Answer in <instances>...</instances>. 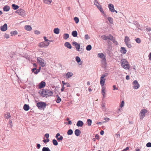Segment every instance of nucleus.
<instances>
[{
	"instance_id": "62",
	"label": "nucleus",
	"mask_w": 151,
	"mask_h": 151,
	"mask_svg": "<svg viewBox=\"0 0 151 151\" xmlns=\"http://www.w3.org/2000/svg\"><path fill=\"white\" fill-rule=\"evenodd\" d=\"M60 136V134L59 133H58L56 134L55 137L57 138L58 137Z\"/></svg>"
},
{
	"instance_id": "59",
	"label": "nucleus",
	"mask_w": 151,
	"mask_h": 151,
	"mask_svg": "<svg viewBox=\"0 0 151 151\" xmlns=\"http://www.w3.org/2000/svg\"><path fill=\"white\" fill-rule=\"evenodd\" d=\"M4 37L6 38H9V35L7 34H5L4 36Z\"/></svg>"
},
{
	"instance_id": "46",
	"label": "nucleus",
	"mask_w": 151,
	"mask_h": 151,
	"mask_svg": "<svg viewBox=\"0 0 151 151\" xmlns=\"http://www.w3.org/2000/svg\"><path fill=\"white\" fill-rule=\"evenodd\" d=\"M124 101H122L121 102L120 106L121 108H122L124 106Z\"/></svg>"
},
{
	"instance_id": "43",
	"label": "nucleus",
	"mask_w": 151,
	"mask_h": 151,
	"mask_svg": "<svg viewBox=\"0 0 151 151\" xmlns=\"http://www.w3.org/2000/svg\"><path fill=\"white\" fill-rule=\"evenodd\" d=\"M17 32L16 31H13L11 32V35L13 36L14 35H15L17 34Z\"/></svg>"
},
{
	"instance_id": "19",
	"label": "nucleus",
	"mask_w": 151,
	"mask_h": 151,
	"mask_svg": "<svg viewBox=\"0 0 151 151\" xmlns=\"http://www.w3.org/2000/svg\"><path fill=\"white\" fill-rule=\"evenodd\" d=\"M73 75V73L71 72H68L66 75V78H69L71 77Z\"/></svg>"
},
{
	"instance_id": "1",
	"label": "nucleus",
	"mask_w": 151,
	"mask_h": 151,
	"mask_svg": "<svg viewBox=\"0 0 151 151\" xmlns=\"http://www.w3.org/2000/svg\"><path fill=\"white\" fill-rule=\"evenodd\" d=\"M121 66L126 70H128L130 68V66L128 62L125 59H122L121 60Z\"/></svg>"
},
{
	"instance_id": "14",
	"label": "nucleus",
	"mask_w": 151,
	"mask_h": 151,
	"mask_svg": "<svg viewBox=\"0 0 151 151\" xmlns=\"http://www.w3.org/2000/svg\"><path fill=\"white\" fill-rule=\"evenodd\" d=\"M7 29V25L6 24H5L1 27V30L2 31H5Z\"/></svg>"
},
{
	"instance_id": "17",
	"label": "nucleus",
	"mask_w": 151,
	"mask_h": 151,
	"mask_svg": "<svg viewBox=\"0 0 151 151\" xmlns=\"http://www.w3.org/2000/svg\"><path fill=\"white\" fill-rule=\"evenodd\" d=\"M83 125V123L82 121H78L76 124V125L78 127H82Z\"/></svg>"
},
{
	"instance_id": "36",
	"label": "nucleus",
	"mask_w": 151,
	"mask_h": 151,
	"mask_svg": "<svg viewBox=\"0 0 151 151\" xmlns=\"http://www.w3.org/2000/svg\"><path fill=\"white\" fill-rule=\"evenodd\" d=\"M76 48L77 49L78 51H81L80 50V45L79 44L76 43Z\"/></svg>"
},
{
	"instance_id": "38",
	"label": "nucleus",
	"mask_w": 151,
	"mask_h": 151,
	"mask_svg": "<svg viewBox=\"0 0 151 151\" xmlns=\"http://www.w3.org/2000/svg\"><path fill=\"white\" fill-rule=\"evenodd\" d=\"M81 133V132L78 129H76V136H78Z\"/></svg>"
},
{
	"instance_id": "15",
	"label": "nucleus",
	"mask_w": 151,
	"mask_h": 151,
	"mask_svg": "<svg viewBox=\"0 0 151 151\" xmlns=\"http://www.w3.org/2000/svg\"><path fill=\"white\" fill-rule=\"evenodd\" d=\"M101 37L102 39L106 40L108 39L110 40L111 37H110L109 35L108 36H106V35H104L102 36Z\"/></svg>"
},
{
	"instance_id": "40",
	"label": "nucleus",
	"mask_w": 151,
	"mask_h": 151,
	"mask_svg": "<svg viewBox=\"0 0 151 151\" xmlns=\"http://www.w3.org/2000/svg\"><path fill=\"white\" fill-rule=\"evenodd\" d=\"M98 57L100 58H102L104 57V54L103 53H99L98 54Z\"/></svg>"
},
{
	"instance_id": "2",
	"label": "nucleus",
	"mask_w": 151,
	"mask_h": 151,
	"mask_svg": "<svg viewBox=\"0 0 151 151\" xmlns=\"http://www.w3.org/2000/svg\"><path fill=\"white\" fill-rule=\"evenodd\" d=\"M41 94L43 97L47 98L49 96H52L53 94V92L52 91L49 90L44 89L42 90Z\"/></svg>"
},
{
	"instance_id": "51",
	"label": "nucleus",
	"mask_w": 151,
	"mask_h": 151,
	"mask_svg": "<svg viewBox=\"0 0 151 151\" xmlns=\"http://www.w3.org/2000/svg\"><path fill=\"white\" fill-rule=\"evenodd\" d=\"M65 124H72V122L71 121H68V122H65Z\"/></svg>"
},
{
	"instance_id": "63",
	"label": "nucleus",
	"mask_w": 151,
	"mask_h": 151,
	"mask_svg": "<svg viewBox=\"0 0 151 151\" xmlns=\"http://www.w3.org/2000/svg\"><path fill=\"white\" fill-rule=\"evenodd\" d=\"M88 91L89 92H91L92 91L91 86H90L88 88Z\"/></svg>"
},
{
	"instance_id": "37",
	"label": "nucleus",
	"mask_w": 151,
	"mask_h": 151,
	"mask_svg": "<svg viewBox=\"0 0 151 151\" xmlns=\"http://www.w3.org/2000/svg\"><path fill=\"white\" fill-rule=\"evenodd\" d=\"M52 143L54 145H58V143L57 140L55 139H53L52 140Z\"/></svg>"
},
{
	"instance_id": "5",
	"label": "nucleus",
	"mask_w": 151,
	"mask_h": 151,
	"mask_svg": "<svg viewBox=\"0 0 151 151\" xmlns=\"http://www.w3.org/2000/svg\"><path fill=\"white\" fill-rule=\"evenodd\" d=\"M147 112V111L145 109H142L139 114L140 119H142L145 117L146 113Z\"/></svg>"
},
{
	"instance_id": "33",
	"label": "nucleus",
	"mask_w": 151,
	"mask_h": 151,
	"mask_svg": "<svg viewBox=\"0 0 151 151\" xmlns=\"http://www.w3.org/2000/svg\"><path fill=\"white\" fill-rule=\"evenodd\" d=\"M108 21H109V22L111 24H113V21L112 18L111 17H109L108 18Z\"/></svg>"
},
{
	"instance_id": "3",
	"label": "nucleus",
	"mask_w": 151,
	"mask_h": 151,
	"mask_svg": "<svg viewBox=\"0 0 151 151\" xmlns=\"http://www.w3.org/2000/svg\"><path fill=\"white\" fill-rule=\"evenodd\" d=\"M124 41L126 45L129 48H131L132 46L129 37L127 36L125 37Z\"/></svg>"
},
{
	"instance_id": "53",
	"label": "nucleus",
	"mask_w": 151,
	"mask_h": 151,
	"mask_svg": "<svg viewBox=\"0 0 151 151\" xmlns=\"http://www.w3.org/2000/svg\"><path fill=\"white\" fill-rule=\"evenodd\" d=\"M9 124L11 127L12 126V120H9Z\"/></svg>"
},
{
	"instance_id": "21",
	"label": "nucleus",
	"mask_w": 151,
	"mask_h": 151,
	"mask_svg": "<svg viewBox=\"0 0 151 151\" xmlns=\"http://www.w3.org/2000/svg\"><path fill=\"white\" fill-rule=\"evenodd\" d=\"M65 46L67 47L68 48L70 49L71 47V46L70 44L68 42H67L65 43L64 44Z\"/></svg>"
},
{
	"instance_id": "49",
	"label": "nucleus",
	"mask_w": 151,
	"mask_h": 151,
	"mask_svg": "<svg viewBox=\"0 0 151 151\" xmlns=\"http://www.w3.org/2000/svg\"><path fill=\"white\" fill-rule=\"evenodd\" d=\"M72 35L74 37H76V30L72 32Z\"/></svg>"
},
{
	"instance_id": "29",
	"label": "nucleus",
	"mask_w": 151,
	"mask_h": 151,
	"mask_svg": "<svg viewBox=\"0 0 151 151\" xmlns=\"http://www.w3.org/2000/svg\"><path fill=\"white\" fill-rule=\"evenodd\" d=\"M43 1L44 3L47 4H50L52 1V0H43Z\"/></svg>"
},
{
	"instance_id": "22",
	"label": "nucleus",
	"mask_w": 151,
	"mask_h": 151,
	"mask_svg": "<svg viewBox=\"0 0 151 151\" xmlns=\"http://www.w3.org/2000/svg\"><path fill=\"white\" fill-rule=\"evenodd\" d=\"M24 109L26 111H27L29 109V107L28 105L25 104L23 106Z\"/></svg>"
},
{
	"instance_id": "64",
	"label": "nucleus",
	"mask_w": 151,
	"mask_h": 151,
	"mask_svg": "<svg viewBox=\"0 0 151 151\" xmlns=\"http://www.w3.org/2000/svg\"><path fill=\"white\" fill-rule=\"evenodd\" d=\"M148 57L149 60H151V52L149 54Z\"/></svg>"
},
{
	"instance_id": "39",
	"label": "nucleus",
	"mask_w": 151,
	"mask_h": 151,
	"mask_svg": "<svg viewBox=\"0 0 151 151\" xmlns=\"http://www.w3.org/2000/svg\"><path fill=\"white\" fill-rule=\"evenodd\" d=\"M102 62V63H103L104 65H106V59L105 57H104L103 58Z\"/></svg>"
},
{
	"instance_id": "45",
	"label": "nucleus",
	"mask_w": 151,
	"mask_h": 151,
	"mask_svg": "<svg viewBox=\"0 0 151 151\" xmlns=\"http://www.w3.org/2000/svg\"><path fill=\"white\" fill-rule=\"evenodd\" d=\"M63 137L62 136H60L59 137H58L57 138V140L58 141H60L63 140Z\"/></svg>"
},
{
	"instance_id": "13",
	"label": "nucleus",
	"mask_w": 151,
	"mask_h": 151,
	"mask_svg": "<svg viewBox=\"0 0 151 151\" xmlns=\"http://www.w3.org/2000/svg\"><path fill=\"white\" fill-rule=\"evenodd\" d=\"M108 7L110 10L112 12H114V6L113 4H110L108 5Z\"/></svg>"
},
{
	"instance_id": "23",
	"label": "nucleus",
	"mask_w": 151,
	"mask_h": 151,
	"mask_svg": "<svg viewBox=\"0 0 151 151\" xmlns=\"http://www.w3.org/2000/svg\"><path fill=\"white\" fill-rule=\"evenodd\" d=\"M10 9L9 6L7 5L5 6L3 8V10L5 12L9 11Z\"/></svg>"
},
{
	"instance_id": "11",
	"label": "nucleus",
	"mask_w": 151,
	"mask_h": 151,
	"mask_svg": "<svg viewBox=\"0 0 151 151\" xmlns=\"http://www.w3.org/2000/svg\"><path fill=\"white\" fill-rule=\"evenodd\" d=\"M76 61L78 63V64L79 65V66L80 67V66H81V65L82 64L83 62L82 61H81V60L79 57H76Z\"/></svg>"
},
{
	"instance_id": "57",
	"label": "nucleus",
	"mask_w": 151,
	"mask_h": 151,
	"mask_svg": "<svg viewBox=\"0 0 151 151\" xmlns=\"http://www.w3.org/2000/svg\"><path fill=\"white\" fill-rule=\"evenodd\" d=\"M113 90H117L118 88L116 87V86L115 85L113 86Z\"/></svg>"
},
{
	"instance_id": "12",
	"label": "nucleus",
	"mask_w": 151,
	"mask_h": 151,
	"mask_svg": "<svg viewBox=\"0 0 151 151\" xmlns=\"http://www.w3.org/2000/svg\"><path fill=\"white\" fill-rule=\"evenodd\" d=\"M46 83L45 82L42 81L39 85V88L41 89L44 87L45 86Z\"/></svg>"
},
{
	"instance_id": "41",
	"label": "nucleus",
	"mask_w": 151,
	"mask_h": 151,
	"mask_svg": "<svg viewBox=\"0 0 151 151\" xmlns=\"http://www.w3.org/2000/svg\"><path fill=\"white\" fill-rule=\"evenodd\" d=\"M88 125V126H91L92 123V121L90 119H88L87 120Z\"/></svg>"
},
{
	"instance_id": "35",
	"label": "nucleus",
	"mask_w": 151,
	"mask_h": 151,
	"mask_svg": "<svg viewBox=\"0 0 151 151\" xmlns=\"http://www.w3.org/2000/svg\"><path fill=\"white\" fill-rule=\"evenodd\" d=\"M62 83L63 84V85H65L67 87H69L70 85L69 83H65L64 81H62Z\"/></svg>"
},
{
	"instance_id": "44",
	"label": "nucleus",
	"mask_w": 151,
	"mask_h": 151,
	"mask_svg": "<svg viewBox=\"0 0 151 151\" xmlns=\"http://www.w3.org/2000/svg\"><path fill=\"white\" fill-rule=\"evenodd\" d=\"M135 41L136 42L138 43H140L141 42V40L139 38H137L135 40Z\"/></svg>"
},
{
	"instance_id": "18",
	"label": "nucleus",
	"mask_w": 151,
	"mask_h": 151,
	"mask_svg": "<svg viewBox=\"0 0 151 151\" xmlns=\"http://www.w3.org/2000/svg\"><path fill=\"white\" fill-rule=\"evenodd\" d=\"M101 93H102L103 97H105V95L106 93V88H105L104 86L102 87Z\"/></svg>"
},
{
	"instance_id": "28",
	"label": "nucleus",
	"mask_w": 151,
	"mask_h": 151,
	"mask_svg": "<svg viewBox=\"0 0 151 151\" xmlns=\"http://www.w3.org/2000/svg\"><path fill=\"white\" fill-rule=\"evenodd\" d=\"M12 6L13 9L14 10L17 9L19 7L18 5H16L14 4H13L12 5Z\"/></svg>"
},
{
	"instance_id": "47",
	"label": "nucleus",
	"mask_w": 151,
	"mask_h": 151,
	"mask_svg": "<svg viewBox=\"0 0 151 151\" xmlns=\"http://www.w3.org/2000/svg\"><path fill=\"white\" fill-rule=\"evenodd\" d=\"M85 38L86 40H87L88 39H89L90 37L87 34L85 35Z\"/></svg>"
},
{
	"instance_id": "61",
	"label": "nucleus",
	"mask_w": 151,
	"mask_h": 151,
	"mask_svg": "<svg viewBox=\"0 0 151 151\" xmlns=\"http://www.w3.org/2000/svg\"><path fill=\"white\" fill-rule=\"evenodd\" d=\"M41 145L39 144H37V147L38 149H39Z\"/></svg>"
},
{
	"instance_id": "8",
	"label": "nucleus",
	"mask_w": 151,
	"mask_h": 151,
	"mask_svg": "<svg viewBox=\"0 0 151 151\" xmlns=\"http://www.w3.org/2000/svg\"><path fill=\"white\" fill-rule=\"evenodd\" d=\"M50 44L49 42H43L39 44V46L40 47L45 48L48 46Z\"/></svg>"
},
{
	"instance_id": "30",
	"label": "nucleus",
	"mask_w": 151,
	"mask_h": 151,
	"mask_svg": "<svg viewBox=\"0 0 151 151\" xmlns=\"http://www.w3.org/2000/svg\"><path fill=\"white\" fill-rule=\"evenodd\" d=\"M69 37V35L67 33L64 34L63 35V38L65 40H67Z\"/></svg>"
},
{
	"instance_id": "55",
	"label": "nucleus",
	"mask_w": 151,
	"mask_h": 151,
	"mask_svg": "<svg viewBox=\"0 0 151 151\" xmlns=\"http://www.w3.org/2000/svg\"><path fill=\"white\" fill-rule=\"evenodd\" d=\"M45 136L47 139H48V138L49 137V135L48 134L46 133L45 134Z\"/></svg>"
},
{
	"instance_id": "24",
	"label": "nucleus",
	"mask_w": 151,
	"mask_h": 151,
	"mask_svg": "<svg viewBox=\"0 0 151 151\" xmlns=\"http://www.w3.org/2000/svg\"><path fill=\"white\" fill-rule=\"evenodd\" d=\"M24 28L26 30L28 31H30L32 29V27L30 25H26L24 27Z\"/></svg>"
},
{
	"instance_id": "58",
	"label": "nucleus",
	"mask_w": 151,
	"mask_h": 151,
	"mask_svg": "<svg viewBox=\"0 0 151 151\" xmlns=\"http://www.w3.org/2000/svg\"><path fill=\"white\" fill-rule=\"evenodd\" d=\"M104 120L108 122L109 121V118H104Z\"/></svg>"
},
{
	"instance_id": "20",
	"label": "nucleus",
	"mask_w": 151,
	"mask_h": 151,
	"mask_svg": "<svg viewBox=\"0 0 151 151\" xmlns=\"http://www.w3.org/2000/svg\"><path fill=\"white\" fill-rule=\"evenodd\" d=\"M121 52L123 54H125L127 52V50H126L125 48L123 47H121Z\"/></svg>"
},
{
	"instance_id": "6",
	"label": "nucleus",
	"mask_w": 151,
	"mask_h": 151,
	"mask_svg": "<svg viewBox=\"0 0 151 151\" xmlns=\"http://www.w3.org/2000/svg\"><path fill=\"white\" fill-rule=\"evenodd\" d=\"M46 106L45 103L43 102H39L37 103V106L38 109H40L42 108H45Z\"/></svg>"
},
{
	"instance_id": "16",
	"label": "nucleus",
	"mask_w": 151,
	"mask_h": 151,
	"mask_svg": "<svg viewBox=\"0 0 151 151\" xmlns=\"http://www.w3.org/2000/svg\"><path fill=\"white\" fill-rule=\"evenodd\" d=\"M109 36L110 37H111L110 40H111L116 45H117L118 44V42L116 41L115 40V38L111 35H109Z\"/></svg>"
},
{
	"instance_id": "32",
	"label": "nucleus",
	"mask_w": 151,
	"mask_h": 151,
	"mask_svg": "<svg viewBox=\"0 0 151 151\" xmlns=\"http://www.w3.org/2000/svg\"><path fill=\"white\" fill-rule=\"evenodd\" d=\"M73 131L71 129H69L67 132V134L68 135H71L73 134Z\"/></svg>"
},
{
	"instance_id": "42",
	"label": "nucleus",
	"mask_w": 151,
	"mask_h": 151,
	"mask_svg": "<svg viewBox=\"0 0 151 151\" xmlns=\"http://www.w3.org/2000/svg\"><path fill=\"white\" fill-rule=\"evenodd\" d=\"M57 96L58 97V99L56 100V102L58 103L61 101V98L58 95Z\"/></svg>"
},
{
	"instance_id": "10",
	"label": "nucleus",
	"mask_w": 151,
	"mask_h": 151,
	"mask_svg": "<svg viewBox=\"0 0 151 151\" xmlns=\"http://www.w3.org/2000/svg\"><path fill=\"white\" fill-rule=\"evenodd\" d=\"M37 60L42 66L44 67L45 65V63L44 62V60L38 57L37 58Z\"/></svg>"
},
{
	"instance_id": "26",
	"label": "nucleus",
	"mask_w": 151,
	"mask_h": 151,
	"mask_svg": "<svg viewBox=\"0 0 151 151\" xmlns=\"http://www.w3.org/2000/svg\"><path fill=\"white\" fill-rule=\"evenodd\" d=\"M53 31L54 33L56 34H59L60 32V29L58 28L54 29Z\"/></svg>"
},
{
	"instance_id": "60",
	"label": "nucleus",
	"mask_w": 151,
	"mask_h": 151,
	"mask_svg": "<svg viewBox=\"0 0 151 151\" xmlns=\"http://www.w3.org/2000/svg\"><path fill=\"white\" fill-rule=\"evenodd\" d=\"M65 88L64 87V85H63L62 86V88L61 89V91H64V90L65 89Z\"/></svg>"
},
{
	"instance_id": "9",
	"label": "nucleus",
	"mask_w": 151,
	"mask_h": 151,
	"mask_svg": "<svg viewBox=\"0 0 151 151\" xmlns=\"http://www.w3.org/2000/svg\"><path fill=\"white\" fill-rule=\"evenodd\" d=\"M133 88L134 89H137L139 87V84L138 83V81L136 80L134 81L132 83Z\"/></svg>"
},
{
	"instance_id": "31",
	"label": "nucleus",
	"mask_w": 151,
	"mask_h": 151,
	"mask_svg": "<svg viewBox=\"0 0 151 151\" xmlns=\"http://www.w3.org/2000/svg\"><path fill=\"white\" fill-rule=\"evenodd\" d=\"M42 151H51L48 147H44L42 148Z\"/></svg>"
},
{
	"instance_id": "7",
	"label": "nucleus",
	"mask_w": 151,
	"mask_h": 151,
	"mask_svg": "<svg viewBox=\"0 0 151 151\" xmlns=\"http://www.w3.org/2000/svg\"><path fill=\"white\" fill-rule=\"evenodd\" d=\"M106 76L105 74H103L100 78V84L102 87L104 86L105 82L104 78Z\"/></svg>"
},
{
	"instance_id": "4",
	"label": "nucleus",
	"mask_w": 151,
	"mask_h": 151,
	"mask_svg": "<svg viewBox=\"0 0 151 151\" xmlns=\"http://www.w3.org/2000/svg\"><path fill=\"white\" fill-rule=\"evenodd\" d=\"M94 4L96 5L100 12L104 14V15L105 17L106 15L104 13V12L102 7L101 5L99 4L97 1H95L94 2Z\"/></svg>"
},
{
	"instance_id": "56",
	"label": "nucleus",
	"mask_w": 151,
	"mask_h": 151,
	"mask_svg": "<svg viewBox=\"0 0 151 151\" xmlns=\"http://www.w3.org/2000/svg\"><path fill=\"white\" fill-rule=\"evenodd\" d=\"M43 38L45 41L48 42L49 41V40L48 39H47L46 37H43Z\"/></svg>"
},
{
	"instance_id": "52",
	"label": "nucleus",
	"mask_w": 151,
	"mask_h": 151,
	"mask_svg": "<svg viewBox=\"0 0 151 151\" xmlns=\"http://www.w3.org/2000/svg\"><path fill=\"white\" fill-rule=\"evenodd\" d=\"M49 139H47L45 140H43V142L44 143H46L48 142H49Z\"/></svg>"
},
{
	"instance_id": "27",
	"label": "nucleus",
	"mask_w": 151,
	"mask_h": 151,
	"mask_svg": "<svg viewBox=\"0 0 151 151\" xmlns=\"http://www.w3.org/2000/svg\"><path fill=\"white\" fill-rule=\"evenodd\" d=\"M37 68H35L32 69V72H34L35 74H37L40 71V70H37L35 71V70H36Z\"/></svg>"
},
{
	"instance_id": "25",
	"label": "nucleus",
	"mask_w": 151,
	"mask_h": 151,
	"mask_svg": "<svg viewBox=\"0 0 151 151\" xmlns=\"http://www.w3.org/2000/svg\"><path fill=\"white\" fill-rule=\"evenodd\" d=\"M4 116L6 119H7L9 118L11 116L10 113L9 112L6 113Z\"/></svg>"
},
{
	"instance_id": "34",
	"label": "nucleus",
	"mask_w": 151,
	"mask_h": 151,
	"mask_svg": "<svg viewBox=\"0 0 151 151\" xmlns=\"http://www.w3.org/2000/svg\"><path fill=\"white\" fill-rule=\"evenodd\" d=\"M92 48L91 46V45H89L87 46L86 47V49L87 50L89 51L91 50Z\"/></svg>"
},
{
	"instance_id": "50",
	"label": "nucleus",
	"mask_w": 151,
	"mask_h": 151,
	"mask_svg": "<svg viewBox=\"0 0 151 151\" xmlns=\"http://www.w3.org/2000/svg\"><path fill=\"white\" fill-rule=\"evenodd\" d=\"M35 33L36 34H39L40 33V32L39 31L35 30Z\"/></svg>"
},
{
	"instance_id": "48",
	"label": "nucleus",
	"mask_w": 151,
	"mask_h": 151,
	"mask_svg": "<svg viewBox=\"0 0 151 151\" xmlns=\"http://www.w3.org/2000/svg\"><path fill=\"white\" fill-rule=\"evenodd\" d=\"M146 146L147 147H151V143L148 142L146 144Z\"/></svg>"
},
{
	"instance_id": "54",
	"label": "nucleus",
	"mask_w": 151,
	"mask_h": 151,
	"mask_svg": "<svg viewBox=\"0 0 151 151\" xmlns=\"http://www.w3.org/2000/svg\"><path fill=\"white\" fill-rule=\"evenodd\" d=\"M22 11H23V10L22 9H21V10H17L16 11V12H17V13H18V14H19V13H21V12H22Z\"/></svg>"
}]
</instances>
